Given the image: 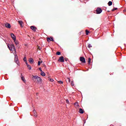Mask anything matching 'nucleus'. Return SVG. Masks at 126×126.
<instances>
[{"label":"nucleus","instance_id":"10","mask_svg":"<svg viewBox=\"0 0 126 126\" xmlns=\"http://www.w3.org/2000/svg\"><path fill=\"white\" fill-rule=\"evenodd\" d=\"M33 113L34 117H35V118H37V112L36 111V110H34L33 111Z\"/></svg>","mask_w":126,"mask_h":126},{"label":"nucleus","instance_id":"9","mask_svg":"<svg viewBox=\"0 0 126 126\" xmlns=\"http://www.w3.org/2000/svg\"><path fill=\"white\" fill-rule=\"evenodd\" d=\"M48 42H50V41H53L54 38L53 37H48L47 38Z\"/></svg>","mask_w":126,"mask_h":126},{"label":"nucleus","instance_id":"35","mask_svg":"<svg viewBox=\"0 0 126 126\" xmlns=\"http://www.w3.org/2000/svg\"><path fill=\"white\" fill-rule=\"evenodd\" d=\"M68 80L69 82H70V79L69 78H68Z\"/></svg>","mask_w":126,"mask_h":126},{"label":"nucleus","instance_id":"13","mask_svg":"<svg viewBox=\"0 0 126 126\" xmlns=\"http://www.w3.org/2000/svg\"><path fill=\"white\" fill-rule=\"evenodd\" d=\"M40 75H41L42 76H46V73H45V72H44L43 71L41 72L40 73Z\"/></svg>","mask_w":126,"mask_h":126},{"label":"nucleus","instance_id":"15","mask_svg":"<svg viewBox=\"0 0 126 126\" xmlns=\"http://www.w3.org/2000/svg\"><path fill=\"white\" fill-rule=\"evenodd\" d=\"M112 4H113V2L111 1H109L108 3V5H109V6H111Z\"/></svg>","mask_w":126,"mask_h":126},{"label":"nucleus","instance_id":"11","mask_svg":"<svg viewBox=\"0 0 126 126\" xmlns=\"http://www.w3.org/2000/svg\"><path fill=\"white\" fill-rule=\"evenodd\" d=\"M31 29H32V30H33V31H34V32L36 31V27H35L33 26H31Z\"/></svg>","mask_w":126,"mask_h":126},{"label":"nucleus","instance_id":"36","mask_svg":"<svg viewBox=\"0 0 126 126\" xmlns=\"http://www.w3.org/2000/svg\"><path fill=\"white\" fill-rule=\"evenodd\" d=\"M81 1H82V0H80Z\"/></svg>","mask_w":126,"mask_h":126},{"label":"nucleus","instance_id":"21","mask_svg":"<svg viewBox=\"0 0 126 126\" xmlns=\"http://www.w3.org/2000/svg\"><path fill=\"white\" fill-rule=\"evenodd\" d=\"M23 61H24V62H27L26 57H24V58Z\"/></svg>","mask_w":126,"mask_h":126},{"label":"nucleus","instance_id":"19","mask_svg":"<svg viewBox=\"0 0 126 126\" xmlns=\"http://www.w3.org/2000/svg\"><path fill=\"white\" fill-rule=\"evenodd\" d=\"M88 63L90 64L91 63V58H89L88 60Z\"/></svg>","mask_w":126,"mask_h":126},{"label":"nucleus","instance_id":"12","mask_svg":"<svg viewBox=\"0 0 126 126\" xmlns=\"http://www.w3.org/2000/svg\"><path fill=\"white\" fill-rule=\"evenodd\" d=\"M29 63H34V60H33V59L30 58Z\"/></svg>","mask_w":126,"mask_h":126},{"label":"nucleus","instance_id":"18","mask_svg":"<svg viewBox=\"0 0 126 126\" xmlns=\"http://www.w3.org/2000/svg\"><path fill=\"white\" fill-rule=\"evenodd\" d=\"M21 79L23 80V81L25 82V79H24V77L22 76V75H21Z\"/></svg>","mask_w":126,"mask_h":126},{"label":"nucleus","instance_id":"33","mask_svg":"<svg viewBox=\"0 0 126 126\" xmlns=\"http://www.w3.org/2000/svg\"><path fill=\"white\" fill-rule=\"evenodd\" d=\"M26 63L27 66H28V65H29V64H28V63H27V61L26 62Z\"/></svg>","mask_w":126,"mask_h":126},{"label":"nucleus","instance_id":"32","mask_svg":"<svg viewBox=\"0 0 126 126\" xmlns=\"http://www.w3.org/2000/svg\"><path fill=\"white\" fill-rule=\"evenodd\" d=\"M39 70H40L41 71V72H42V71H43V70H42V69L41 68H39Z\"/></svg>","mask_w":126,"mask_h":126},{"label":"nucleus","instance_id":"31","mask_svg":"<svg viewBox=\"0 0 126 126\" xmlns=\"http://www.w3.org/2000/svg\"><path fill=\"white\" fill-rule=\"evenodd\" d=\"M71 84L72 86H73V85H74V84H73V81H72L71 82Z\"/></svg>","mask_w":126,"mask_h":126},{"label":"nucleus","instance_id":"24","mask_svg":"<svg viewBox=\"0 0 126 126\" xmlns=\"http://www.w3.org/2000/svg\"><path fill=\"white\" fill-rule=\"evenodd\" d=\"M58 83H59L60 84H63V82L62 81H58Z\"/></svg>","mask_w":126,"mask_h":126},{"label":"nucleus","instance_id":"23","mask_svg":"<svg viewBox=\"0 0 126 126\" xmlns=\"http://www.w3.org/2000/svg\"><path fill=\"white\" fill-rule=\"evenodd\" d=\"M56 55H57L58 56H60V55H61V52H57L56 53Z\"/></svg>","mask_w":126,"mask_h":126},{"label":"nucleus","instance_id":"3","mask_svg":"<svg viewBox=\"0 0 126 126\" xmlns=\"http://www.w3.org/2000/svg\"><path fill=\"white\" fill-rule=\"evenodd\" d=\"M15 63H16L17 64L19 65V62H18V58L17 55H15Z\"/></svg>","mask_w":126,"mask_h":126},{"label":"nucleus","instance_id":"22","mask_svg":"<svg viewBox=\"0 0 126 126\" xmlns=\"http://www.w3.org/2000/svg\"><path fill=\"white\" fill-rule=\"evenodd\" d=\"M88 34H89V31L86 30V35H88Z\"/></svg>","mask_w":126,"mask_h":126},{"label":"nucleus","instance_id":"27","mask_svg":"<svg viewBox=\"0 0 126 126\" xmlns=\"http://www.w3.org/2000/svg\"><path fill=\"white\" fill-rule=\"evenodd\" d=\"M74 105H75L76 106H79V105H78V102H75V103H74Z\"/></svg>","mask_w":126,"mask_h":126},{"label":"nucleus","instance_id":"26","mask_svg":"<svg viewBox=\"0 0 126 126\" xmlns=\"http://www.w3.org/2000/svg\"><path fill=\"white\" fill-rule=\"evenodd\" d=\"M117 9H118V8H114L112 10V11H114L115 10H117Z\"/></svg>","mask_w":126,"mask_h":126},{"label":"nucleus","instance_id":"28","mask_svg":"<svg viewBox=\"0 0 126 126\" xmlns=\"http://www.w3.org/2000/svg\"><path fill=\"white\" fill-rule=\"evenodd\" d=\"M7 47H8V49H9V50H10V49H11L10 45L9 46V45H7Z\"/></svg>","mask_w":126,"mask_h":126},{"label":"nucleus","instance_id":"25","mask_svg":"<svg viewBox=\"0 0 126 126\" xmlns=\"http://www.w3.org/2000/svg\"><path fill=\"white\" fill-rule=\"evenodd\" d=\"M88 48H92V45L91 44H89L88 46Z\"/></svg>","mask_w":126,"mask_h":126},{"label":"nucleus","instance_id":"17","mask_svg":"<svg viewBox=\"0 0 126 126\" xmlns=\"http://www.w3.org/2000/svg\"><path fill=\"white\" fill-rule=\"evenodd\" d=\"M18 22L21 26H22V24H23V22H22V21H19Z\"/></svg>","mask_w":126,"mask_h":126},{"label":"nucleus","instance_id":"37","mask_svg":"<svg viewBox=\"0 0 126 126\" xmlns=\"http://www.w3.org/2000/svg\"><path fill=\"white\" fill-rule=\"evenodd\" d=\"M85 123H86V121H85V123H84V124H85Z\"/></svg>","mask_w":126,"mask_h":126},{"label":"nucleus","instance_id":"7","mask_svg":"<svg viewBox=\"0 0 126 126\" xmlns=\"http://www.w3.org/2000/svg\"><path fill=\"white\" fill-rule=\"evenodd\" d=\"M11 37L14 41H15V40H16V36H15V35H14V34L11 33Z\"/></svg>","mask_w":126,"mask_h":126},{"label":"nucleus","instance_id":"14","mask_svg":"<svg viewBox=\"0 0 126 126\" xmlns=\"http://www.w3.org/2000/svg\"><path fill=\"white\" fill-rule=\"evenodd\" d=\"M79 113H80V114H83V113H84L83 109H82V108H80Z\"/></svg>","mask_w":126,"mask_h":126},{"label":"nucleus","instance_id":"5","mask_svg":"<svg viewBox=\"0 0 126 126\" xmlns=\"http://www.w3.org/2000/svg\"><path fill=\"white\" fill-rule=\"evenodd\" d=\"M58 61L59 62H60V63H63L64 62V59L63 56H62L60 57Z\"/></svg>","mask_w":126,"mask_h":126},{"label":"nucleus","instance_id":"6","mask_svg":"<svg viewBox=\"0 0 126 126\" xmlns=\"http://www.w3.org/2000/svg\"><path fill=\"white\" fill-rule=\"evenodd\" d=\"M97 14H100L102 12V9L97 8L96 10Z\"/></svg>","mask_w":126,"mask_h":126},{"label":"nucleus","instance_id":"34","mask_svg":"<svg viewBox=\"0 0 126 126\" xmlns=\"http://www.w3.org/2000/svg\"><path fill=\"white\" fill-rule=\"evenodd\" d=\"M50 81H51V82H53V81H54V79H50Z\"/></svg>","mask_w":126,"mask_h":126},{"label":"nucleus","instance_id":"2","mask_svg":"<svg viewBox=\"0 0 126 126\" xmlns=\"http://www.w3.org/2000/svg\"><path fill=\"white\" fill-rule=\"evenodd\" d=\"M10 47H11L10 51H11L12 52H14L15 54V53H16V49H15V46H14V45L12 44L10 45Z\"/></svg>","mask_w":126,"mask_h":126},{"label":"nucleus","instance_id":"30","mask_svg":"<svg viewBox=\"0 0 126 126\" xmlns=\"http://www.w3.org/2000/svg\"><path fill=\"white\" fill-rule=\"evenodd\" d=\"M40 64H41V62L40 61H38V65H40Z\"/></svg>","mask_w":126,"mask_h":126},{"label":"nucleus","instance_id":"16","mask_svg":"<svg viewBox=\"0 0 126 126\" xmlns=\"http://www.w3.org/2000/svg\"><path fill=\"white\" fill-rule=\"evenodd\" d=\"M14 42L15 45H16V46H17L18 45V41L17 40H16V39L14 40Z\"/></svg>","mask_w":126,"mask_h":126},{"label":"nucleus","instance_id":"4","mask_svg":"<svg viewBox=\"0 0 126 126\" xmlns=\"http://www.w3.org/2000/svg\"><path fill=\"white\" fill-rule=\"evenodd\" d=\"M80 61L83 63H86V61H85V58H84V57H83L80 58Z\"/></svg>","mask_w":126,"mask_h":126},{"label":"nucleus","instance_id":"8","mask_svg":"<svg viewBox=\"0 0 126 126\" xmlns=\"http://www.w3.org/2000/svg\"><path fill=\"white\" fill-rule=\"evenodd\" d=\"M5 26L6 27V28H11V26L10 25V24L6 23L5 24Z\"/></svg>","mask_w":126,"mask_h":126},{"label":"nucleus","instance_id":"1","mask_svg":"<svg viewBox=\"0 0 126 126\" xmlns=\"http://www.w3.org/2000/svg\"><path fill=\"white\" fill-rule=\"evenodd\" d=\"M32 78H34L33 81L36 82L37 83H41L42 82V79L37 75L32 76Z\"/></svg>","mask_w":126,"mask_h":126},{"label":"nucleus","instance_id":"29","mask_svg":"<svg viewBox=\"0 0 126 126\" xmlns=\"http://www.w3.org/2000/svg\"><path fill=\"white\" fill-rule=\"evenodd\" d=\"M66 103H67V104H68L69 103V101H68V99H66Z\"/></svg>","mask_w":126,"mask_h":126},{"label":"nucleus","instance_id":"20","mask_svg":"<svg viewBox=\"0 0 126 126\" xmlns=\"http://www.w3.org/2000/svg\"><path fill=\"white\" fill-rule=\"evenodd\" d=\"M28 67L29 69H32V67L30 65H28Z\"/></svg>","mask_w":126,"mask_h":126}]
</instances>
